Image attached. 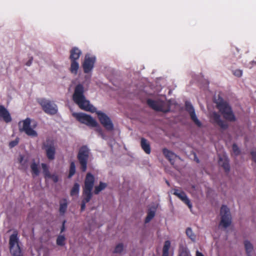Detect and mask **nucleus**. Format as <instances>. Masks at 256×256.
Here are the masks:
<instances>
[{
	"label": "nucleus",
	"mask_w": 256,
	"mask_h": 256,
	"mask_svg": "<svg viewBox=\"0 0 256 256\" xmlns=\"http://www.w3.org/2000/svg\"><path fill=\"white\" fill-rule=\"evenodd\" d=\"M24 156H22V155H20V158H19V162L20 164H22V161L24 160Z\"/></svg>",
	"instance_id": "09e8293b"
},
{
	"label": "nucleus",
	"mask_w": 256,
	"mask_h": 256,
	"mask_svg": "<svg viewBox=\"0 0 256 256\" xmlns=\"http://www.w3.org/2000/svg\"><path fill=\"white\" fill-rule=\"evenodd\" d=\"M66 220H64L62 222V227H61V228H60V232L61 233L64 232L65 230V224H66Z\"/></svg>",
	"instance_id": "a18cd8bd"
},
{
	"label": "nucleus",
	"mask_w": 256,
	"mask_h": 256,
	"mask_svg": "<svg viewBox=\"0 0 256 256\" xmlns=\"http://www.w3.org/2000/svg\"><path fill=\"white\" fill-rule=\"evenodd\" d=\"M146 104L150 108L157 112L166 113L170 111L171 105L170 101L165 102L162 100H154L148 99Z\"/></svg>",
	"instance_id": "7ed1b4c3"
},
{
	"label": "nucleus",
	"mask_w": 256,
	"mask_h": 256,
	"mask_svg": "<svg viewBox=\"0 0 256 256\" xmlns=\"http://www.w3.org/2000/svg\"><path fill=\"white\" fill-rule=\"evenodd\" d=\"M92 188L84 186L83 188V196H92Z\"/></svg>",
	"instance_id": "cd10ccee"
},
{
	"label": "nucleus",
	"mask_w": 256,
	"mask_h": 256,
	"mask_svg": "<svg viewBox=\"0 0 256 256\" xmlns=\"http://www.w3.org/2000/svg\"><path fill=\"white\" fill-rule=\"evenodd\" d=\"M80 190V184L75 182L70 190V194L71 196L77 195L78 194Z\"/></svg>",
	"instance_id": "b1692460"
},
{
	"label": "nucleus",
	"mask_w": 256,
	"mask_h": 256,
	"mask_svg": "<svg viewBox=\"0 0 256 256\" xmlns=\"http://www.w3.org/2000/svg\"><path fill=\"white\" fill-rule=\"evenodd\" d=\"M170 246V242L169 240H166L164 242V244L162 248V256H168L169 252L168 250Z\"/></svg>",
	"instance_id": "4be33fe9"
},
{
	"label": "nucleus",
	"mask_w": 256,
	"mask_h": 256,
	"mask_svg": "<svg viewBox=\"0 0 256 256\" xmlns=\"http://www.w3.org/2000/svg\"><path fill=\"white\" fill-rule=\"evenodd\" d=\"M85 208H86V203L82 201L81 208H80L81 211L84 210L85 209Z\"/></svg>",
	"instance_id": "de8ad7c7"
},
{
	"label": "nucleus",
	"mask_w": 256,
	"mask_h": 256,
	"mask_svg": "<svg viewBox=\"0 0 256 256\" xmlns=\"http://www.w3.org/2000/svg\"><path fill=\"white\" fill-rule=\"evenodd\" d=\"M76 172V166L74 162H72L70 164L69 174L68 176V178H70Z\"/></svg>",
	"instance_id": "a878e982"
},
{
	"label": "nucleus",
	"mask_w": 256,
	"mask_h": 256,
	"mask_svg": "<svg viewBox=\"0 0 256 256\" xmlns=\"http://www.w3.org/2000/svg\"><path fill=\"white\" fill-rule=\"evenodd\" d=\"M48 178H52L54 182H57L58 180V176L54 174H50V176H49Z\"/></svg>",
	"instance_id": "37998d69"
},
{
	"label": "nucleus",
	"mask_w": 256,
	"mask_h": 256,
	"mask_svg": "<svg viewBox=\"0 0 256 256\" xmlns=\"http://www.w3.org/2000/svg\"><path fill=\"white\" fill-rule=\"evenodd\" d=\"M186 235L192 240H195V236L192 234V229L190 228H188L186 230Z\"/></svg>",
	"instance_id": "72a5a7b5"
},
{
	"label": "nucleus",
	"mask_w": 256,
	"mask_h": 256,
	"mask_svg": "<svg viewBox=\"0 0 256 256\" xmlns=\"http://www.w3.org/2000/svg\"><path fill=\"white\" fill-rule=\"evenodd\" d=\"M192 188H195V187H194V186H192Z\"/></svg>",
	"instance_id": "6e6d98bb"
},
{
	"label": "nucleus",
	"mask_w": 256,
	"mask_h": 256,
	"mask_svg": "<svg viewBox=\"0 0 256 256\" xmlns=\"http://www.w3.org/2000/svg\"><path fill=\"white\" fill-rule=\"evenodd\" d=\"M66 206H67L66 203H64V204H60V213H62V214H64L66 212Z\"/></svg>",
	"instance_id": "4c0bfd02"
},
{
	"label": "nucleus",
	"mask_w": 256,
	"mask_h": 256,
	"mask_svg": "<svg viewBox=\"0 0 256 256\" xmlns=\"http://www.w3.org/2000/svg\"><path fill=\"white\" fill-rule=\"evenodd\" d=\"M82 54V51L76 47L72 48L70 50V59L71 64H78L77 60Z\"/></svg>",
	"instance_id": "9b49d317"
},
{
	"label": "nucleus",
	"mask_w": 256,
	"mask_h": 256,
	"mask_svg": "<svg viewBox=\"0 0 256 256\" xmlns=\"http://www.w3.org/2000/svg\"><path fill=\"white\" fill-rule=\"evenodd\" d=\"M194 160H196V162L197 163L200 162L199 160L197 158H195Z\"/></svg>",
	"instance_id": "3c124183"
},
{
	"label": "nucleus",
	"mask_w": 256,
	"mask_h": 256,
	"mask_svg": "<svg viewBox=\"0 0 256 256\" xmlns=\"http://www.w3.org/2000/svg\"><path fill=\"white\" fill-rule=\"evenodd\" d=\"M2 118L6 122H10L12 118L8 110L3 106H0V118Z\"/></svg>",
	"instance_id": "dca6fc26"
},
{
	"label": "nucleus",
	"mask_w": 256,
	"mask_h": 256,
	"mask_svg": "<svg viewBox=\"0 0 256 256\" xmlns=\"http://www.w3.org/2000/svg\"><path fill=\"white\" fill-rule=\"evenodd\" d=\"M84 92L83 86L81 84H78L75 88L72 95L74 101L81 109L91 112H96L100 122L105 128L108 131L113 130H114V125L110 118L106 114L100 111L97 112L96 108L90 104L89 100H86Z\"/></svg>",
	"instance_id": "f257e3e1"
},
{
	"label": "nucleus",
	"mask_w": 256,
	"mask_h": 256,
	"mask_svg": "<svg viewBox=\"0 0 256 256\" xmlns=\"http://www.w3.org/2000/svg\"><path fill=\"white\" fill-rule=\"evenodd\" d=\"M232 148L233 152L236 155L238 156L240 154V150L236 144H232Z\"/></svg>",
	"instance_id": "f704fd0d"
},
{
	"label": "nucleus",
	"mask_w": 256,
	"mask_h": 256,
	"mask_svg": "<svg viewBox=\"0 0 256 256\" xmlns=\"http://www.w3.org/2000/svg\"><path fill=\"white\" fill-rule=\"evenodd\" d=\"M19 142V138H17L15 140L10 142L9 143V146L12 148L16 146Z\"/></svg>",
	"instance_id": "ea45409f"
},
{
	"label": "nucleus",
	"mask_w": 256,
	"mask_h": 256,
	"mask_svg": "<svg viewBox=\"0 0 256 256\" xmlns=\"http://www.w3.org/2000/svg\"><path fill=\"white\" fill-rule=\"evenodd\" d=\"M78 68V65H71L70 71L76 74Z\"/></svg>",
	"instance_id": "a19ab883"
},
{
	"label": "nucleus",
	"mask_w": 256,
	"mask_h": 256,
	"mask_svg": "<svg viewBox=\"0 0 256 256\" xmlns=\"http://www.w3.org/2000/svg\"><path fill=\"white\" fill-rule=\"evenodd\" d=\"M154 256H155L154 255Z\"/></svg>",
	"instance_id": "4d7b16f0"
},
{
	"label": "nucleus",
	"mask_w": 256,
	"mask_h": 256,
	"mask_svg": "<svg viewBox=\"0 0 256 256\" xmlns=\"http://www.w3.org/2000/svg\"><path fill=\"white\" fill-rule=\"evenodd\" d=\"M196 256H204L202 253L199 252L198 251H197L196 252Z\"/></svg>",
	"instance_id": "8fccbe9b"
},
{
	"label": "nucleus",
	"mask_w": 256,
	"mask_h": 256,
	"mask_svg": "<svg viewBox=\"0 0 256 256\" xmlns=\"http://www.w3.org/2000/svg\"><path fill=\"white\" fill-rule=\"evenodd\" d=\"M96 62V56L91 54L88 53L85 55L84 60L82 64H94Z\"/></svg>",
	"instance_id": "6ab92c4d"
},
{
	"label": "nucleus",
	"mask_w": 256,
	"mask_h": 256,
	"mask_svg": "<svg viewBox=\"0 0 256 256\" xmlns=\"http://www.w3.org/2000/svg\"><path fill=\"white\" fill-rule=\"evenodd\" d=\"M40 104L43 110L46 112L50 114H56L58 110L54 106H52L50 101L42 100L40 102Z\"/></svg>",
	"instance_id": "9d476101"
},
{
	"label": "nucleus",
	"mask_w": 256,
	"mask_h": 256,
	"mask_svg": "<svg viewBox=\"0 0 256 256\" xmlns=\"http://www.w3.org/2000/svg\"><path fill=\"white\" fill-rule=\"evenodd\" d=\"M247 52V50L246 48H244L242 46H240L238 48V46H232L230 48V55L232 57H240L242 54V52Z\"/></svg>",
	"instance_id": "ddd939ff"
},
{
	"label": "nucleus",
	"mask_w": 256,
	"mask_h": 256,
	"mask_svg": "<svg viewBox=\"0 0 256 256\" xmlns=\"http://www.w3.org/2000/svg\"><path fill=\"white\" fill-rule=\"evenodd\" d=\"M31 62H31L30 60H29L28 62H26V64H30Z\"/></svg>",
	"instance_id": "603ef678"
},
{
	"label": "nucleus",
	"mask_w": 256,
	"mask_h": 256,
	"mask_svg": "<svg viewBox=\"0 0 256 256\" xmlns=\"http://www.w3.org/2000/svg\"><path fill=\"white\" fill-rule=\"evenodd\" d=\"M18 232H15L10 238V250L13 256H22V252L18 242Z\"/></svg>",
	"instance_id": "20e7f679"
},
{
	"label": "nucleus",
	"mask_w": 256,
	"mask_h": 256,
	"mask_svg": "<svg viewBox=\"0 0 256 256\" xmlns=\"http://www.w3.org/2000/svg\"><path fill=\"white\" fill-rule=\"evenodd\" d=\"M244 247L248 256H252L250 253L254 250L252 244L249 241L246 240L244 242Z\"/></svg>",
	"instance_id": "412c9836"
},
{
	"label": "nucleus",
	"mask_w": 256,
	"mask_h": 256,
	"mask_svg": "<svg viewBox=\"0 0 256 256\" xmlns=\"http://www.w3.org/2000/svg\"><path fill=\"white\" fill-rule=\"evenodd\" d=\"M94 182V176L90 172L86 174L84 186L87 188H93Z\"/></svg>",
	"instance_id": "a211bd4d"
},
{
	"label": "nucleus",
	"mask_w": 256,
	"mask_h": 256,
	"mask_svg": "<svg viewBox=\"0 0 256 256\" xmlns=\"http://www.w3.org/2000/svg\"><path fill=\"white\" fill-rule=\"evenodd\" d=\"M212 118L214 122H216L222 130H224L228 129V124L226 122L220 119V116L219 114H217L216 112H214L212 114Z\"/></svg>",
	"instance_id": "f8f14e48"
},
{
	"label": "nucleus",
	"mask_w": 256,
	"mask_h": 256,
	"mask_svg": "<svg viewBox=\"0 0 256 256\" xmlns=\"http://www.w3.org/2000/svg\"><path fill=\"white\" fill-rule=\"evenodd\" d=\"M92 198V196H84L82 201L84 202L85 203L88 202L90 201Z\"/></svg>",
	"instance_id": "c03bdc74"
},
{
	"label": "nucleus",
	"mask_w": 256,
	"mask_h": 256,
	"mask_svg": "<svg viewBox=\"0 0 256 256\" xmlns=\"http://www.w3.org/2000/svg\"><path fill=\"white\" fill-rule=\"evenodd\" d=\"M42 148L45 149L46 155L48 160H54L56 148L53 139L47 138L46 141L42 143Z\"/></svg>",
	"instance_id": "423d86ee"
},
{
	"label": "nucleus",
	"mask_w": 256,
	"mask_h": 256,
	"mask_svg": "<svg viewBox=\"0 0 256 256\" xmlns=\"http://www.w3.org/2000/svg\"><path fill=\"white\" fill-rule=\"evenodd\" d=\"M218 165L222 167L226 172H228L230 170V166L228 164V158H223L220 156H218Z\"/></svg>",
	"instance_id": "f3484780"
},
{
	"label": "nucleus",
	"mask_w": 256,
	"mask_h": 256,
	"mask_svg": "<svg viewBox=\"0 0 256 256\" xmlns=\"http://www.w3.org/2000/svg\"><path fill=\"white\" fill-rule=\"evenodd\" d=\"M185 110L189 114L190 118L193 122L198 127L200 128L202 126V124L198 119L194 106L189 102L186 101L185 102Z\"/></svg>",
	"instance_id": "1a4fd4ad"
},
{
	"label": "nucleus",
	"mask_w": 256,
	"mask_h": 256,
	"mask_svg": "<svg viewBox=\"0 0 256 256\" xmlns=\"http://www.w3.org/2000/svg\"><path fill=\"white\" fill-rule=\"evenodd\" d=\"M234 74L238 76H240L242 74V71L240 70H236L234 72Z\"/></svg>",
	"instance_id": "49530a36"
},
{
	"label": "nucleus",
	"mask_w": 256,
	"mask_h": 256,
	"mask_svg": "<svg viewBox=\"0 0 256 256\" xmlns=\"http://www.w3.org/2000/svg\"><path fill=\"white\" fill-rule=\"evenodd\" d=\"M140 144H141L142 148L144 150V151L148 154H150V144L147 142L146 140L144 138H141Z\"/></svg>",
	"instance_id": "aec40b11"
},
{
	"label": "nucleus",
	"mask_w": 256,
	"mask_h": 256,
	"mask_svg": "<svg viewBox=\"0 0 256 256\" xmlns=\"http://www.w3.org/2000/svg\"><path fill=\"white\" fill-rule=\"evenodd\" d=\"M252 62H254V63H255L256 64V60L252 61Z\"/></svg>",
	"instance_id": "864d4df0"
},
{
	"label": "nucleus",
	"mask_w": 256,
	"mask_h": 256,
	"mask_svg": "<svg viewBox=\"0 0 256 256\" xmlns=\"http://www.w3.org/2000/svg\"><path fill=\"white\" fill-rule=\"evenodd\" d=\"M156 214L155 210H148V215L145 218L144 222L146 224L149 222L154 216Z\"/></svg>",
	"instance_id": "393cba45"
},
{
	"label": "nucleus",
	"mask_w": 256,
	"mask_h": 256,
	"mask_svg": "<svg viewBox=\"0 0 256 256\" xmlns=\"http://www.w3.org/2000/svg\"><path fill=\"white\" fill-rule=\"evenodd\" d=\"M88 158V149L86 146H84L80 149L78 158L81 165L82 172H84L86 170L87 162Z\"/></svg>",
	"instance_id": "0eeeda50"
},
{
	"label": "nucleus",
	"mask_w": 256,
	"mask_h": 256,
	"mask_svg": "<svg viewBox=\"0 0 256 256\" xmlns=\"http://www.w3.org/2000/svg\"><path fill=\"white\" fill-rule=\"evenodd\" d=\"M96 130L99 133V134L102 136L103 138H105V135L104 133L103 132L102 128H100V125L98 124V126H96Z\"/></svg>",
	"instance_id": "58836bf2"
},
{
	"label": "nucleus",
	"mask_w": 256,
	"mask_h": 256,
	"mask_svg": "<svg viewBox=\"0 0 256 256\" xmlns=\"http://www.w3.org/2000/svg\"><path fill=\"white\" fill-rule=\"evenodd\" d=\"M30 168L32 169V172L35 174L36 176H38L40 174V171L38 168V165L35 163L33 162Z\"/></svg>",
	"instance_id": "7c9ffc66"
},
{
	"label": "nucleus",
	"mask_w": 256,
	"mask_h": 256,
	"mask_svg": "<svg viewBox=\"0 0 256 256\" xmlns=\"http://www.w3.org/2000/svg\"><path fill=\"white\" fill-rule=\"evenodd\" d=\"M220 214L221 216V220L218 226H222L226 228L231 224V216L229 208L226 206L222 205L220 210Z\"/></svg>",
	"instance_id": "39448f33"
},
{
	"label": "nucleus",
	"mask_w": 256,
	"mask_h": 256,
	"mask_svg": "<svg viewBox=\"0 0 256 256\" xmlns=\"http://www.w3.org/2000/svg\"><path fill=\"white\" fill-rule=\"evenodd\" d=\"M162 152L168 160L172 164L174 165L175 162V160L177 158L180 159V158L176 155L174 153L168 150L166 148H164L162 150Z\"/></svg>",
	"instance_id": "4468645a"
},
{
	"label": "nucleus",
	"mask_w": 256,
	"mask_h": 256,
	"mask_svg": "<svg viewBox=\"0 0 256 256\" xmlns=\"http://www.w3.org/2000/svg\"><path fill=\"white\" fill-rule=\"evenodd\" d=\"M166 184H168L169 185V182L168 181H166Z\"/></svg>",
	"instance_id": "5fc2aeb1"
},
{
	"label": "nucleus",
	"mask_w": 256,
	"mask_h": 256,
	"mask_svg": "<svg viewBox=\"0 0 256 256\" xmlns=\"http://www.w3.org/2000/svg\"><path fill=\"white\" fill-rule=\"evenodd\" d=\"M250 154L252 156V160L256 163V148H254L252 150Z\"/></svg>",
	"instance_id": "e433bc0d"
},
{
	"label": "nucleus",
	"mask_w": 256,
	"mask_h": 256,
	"mask_svg": "<svg viewBox=\"0 0 256 256\" xmlns=\"http://www.w3.org/2000/svg\"><path fill=\"white\" fill-rule=\"evenodd\" d=\"M124 250V244L122 243H120L116 246L114 253V254H120Z\"/></svg>",
	"instance_id": "c756f323"
},
{
	"label": "nucleus",
	"mask_w": 256,
	"mask_h": 256,
	"mask_svg": "<svg viewBox=\"0 0 256 256\" xmlns=\"http://www.w3.org/2000/svg\"><path fill=\"white\" fill-rule=\"evenodd\" d=\"M85 73L89 72L92 68L94 65H82Z\"/></svg>",
	"instance_id": "c9c22d12"
},
{
	"label": "nucleus",
	"mask_w": 256,
	"mask_h": 256,
	"mask_svg": "<svg viewBox=\"0 0 256 256\" xmlns=\"http://www.w3.org/2000/svg\"><path fill=\"white\" fill-rule=\"evenodd\" d=\"M23 131H24L28 135V136H37L36 132L32 128L29 127Z\"/></svg>",
	"instance_id": "2f4dec72"
},
{
	"label": "nucleus",
	"mask_w": 256,
	"mask_h": 256,
	"mask_svg": "<svg viewBox=\"0 0 256 256\" xmlns=\"http://www.w3.org/2000/svg\"><path fill=\"white\" fill-rule=\"evenodd\" d=\"M30 122L31 120L30 118H26L24 120L23 128H20V130L21 132L23 131L25 129L30 127Z\"/></svg>",
	"instance_id": "473e14b6"
},
{
	"label": "nucleus",
	"mask_w": 256,
	"mask_h": 256,
	"mask_svg": "<svg viewBox=\"0 0 256 256\" xmlns=\"http://www.w3.org/2000/svg\"><path fill=\"white\" fill-rule=\"evenodd\" d=\"M106 186L107 184L106 183L100 182L99 186H95L94 193L96 194H98L100 191L104 189Z\"/></svg>",
	"instance_id": "5701e85b"
},
{
	"label": "nucleus",
	"mask_w": 256,
	"mask_h": 256,
	"mask_svg": "<svg viewBox=\"0 0 256 256\" xmlns=\"http://www.w3.org/2000/svg\"><path fill=\"white\" fill-rule=\"evenodd\" d=\"M42 167L43 170V172L44 174L45 178H48L49 176H50V174L48 170L47 165L43 163L42 164Z\"/></svg>",
	"instance_id": "c85d7f7f"
},
{
	"label": "nucleus",
	"mask_w": 256,
	"mask_h": 256,
	"mask_svg": "<svg viewBox=\"0 0 256 256\" xmlns=\"http://www.w3.org/2000/svg\"><path fill=\"white\" fill-rule=\"evenodd\" d=\"M174 194L178 196L181 200L184 202L190 208L192 207L190 200L187 198L186 195L184 192L183 191H180L178 190H174Z\"/></svg>",
	"instance_id": "2eb2a0df"
},
{
	"label": "nucleus",
	"mask_w": 256,
	"mask_h": 256,
	"mask_svg": "<svg viewBox=\"0 0 256 256\" xmlns=\"http://www.w3.org/2000/svg\"><path fill=\"white\" fill-rule=\"evenodd\" d=\"M73 116L81 123L90 126H97L98 122L90 116L83 113H74Z\"/></svg>",
	"instance_id": "6e6552de"
},
{
	"label": "nucleus",
	"mask_w": 256,
	"mask_h": 256,
	"mask_svg": "<svg viewBox=\"0 0 256 256\" xmlns=\"http://www.w3.org/2000/svg\"><path fill=\"white\" fill-rule=\"evenodd\" d=\"M214 102L216 104V108L219 110L224 118L230 122L236 121V118L230 106L226 101L224 100L222 96L218 95V98L214 96Z\"/></svg>",
	"instance_id": "f03ea898"
},
{
	"label": "nucleus",
	"mask_w": 256,
	"mask_h": 256,
	"mask_svg": "<svg viewBox=\"0 0 256 256\" xmlns=\"http://www.w3.org/2000/svg\"><path fill=\"white\" fill-rule=\"evenodd\" d=\"M188 252L186 249L183 248L180 252L178 256H188Z\"/></svg>",
	"instance_id": "79ce46f5"
},
{
	"label": "nucleus",
	"mask_w": 256,
	"mask_h": 256,
	"mask_svg": "<svg viewBox=\"0 0 256 256\" xmlns=\"http://www.w3.org/2000/svg\"><path fill=\"white\" fill-rule=\"evenodd\" d=\"M66 238L64 235H60L56 239V244L60 246H64L65 244Z\"/></svg>",
	"instance_id": "bb28decb"
}]
</instances>
